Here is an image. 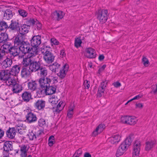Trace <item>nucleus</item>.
<instances>
[{
  "mask_svg": "<svg viewBox=\"0 0 157 157\" xmlns=\"http://www.w3.org/2000/svg\"><path fill=\"white\" fill-rule=\"evenodd\" d=\"M9 52L10 55L13 56H15L18 55L19 54V50L15 47L10 48Z\"/></svg>",
  "mask_w": 157,
  "mask_h": 157,
  "instance_id": "obj_34",
  "label": "nucleus"
},
{
  "mask_svg": "<svg viewBox=\"0 0 157 157\" xmlns=\"http://www.w3.org/2000/svg\"><path fill=\"white\" fill-rule=\"evenodd\" d=\"M132 142V140L130 137H127L125 140L123 142L128 147L131 145Z\"/></svg>",
  "mask_w": 157,
  "mask_h": 157,
  "instance_id": "obj_46",
  "label": "nucleus"
},
{
  "mask_svg": "<svg viewBox=\"0 0 157 157\" xmlns=\"http://www.w3.org/2000/svg\"><path fill=\"white\" fill-rule=\"evenodd\" d=\"M33 131L35 132V134L36 138L41 136L43 133L42 130L40 129L37 127H34L33 128Z\"/></svg>",
  "mask_w": 157,
  "mask_h": 157,
  "instance_id": "obj_36",
  "label": "nucleus"
},
{
  "mask_svg": "<svg viewBox=\"0 0 157 157\" xmlns=\"http://www.w3.org/2000/svg\"><path fill=\"white\" fill-rule=\"evenodd\" d=\"M51 42L52 46L53 45V44L58 45L59 44V41L55 38H52L51 39Z\"/></svg>",
  "mask_w": 157,
  "mask_h": 157,
  "instance_id": "obj_53",
  "label": "nucleus"
},
{
  "mask_svg": "<svg viewBox=\"0 0 157 157\" xmlns=\"http://www.w3.org/2000/svg\"><path fill=\"white\" fill-rule=\"evenodd\" d=\"M40 74L42 77H44L47 74V71L46 69L44 68H41L40 69Z\"/></svg>",
  "mask_w": 157,
  "mask_h": 157,
  "instance_id": "obj_40",
  "label": "nucleus"
},
{
  "mask_svg": "<svg viewBox=\"0 0 157 157\" xmlns=\"http://www.w3.org/2000/svg\"><path fill=\"white\" fill-rule=\"evenodd\" d=\"M105 89L99 87L98 88L97 95L99 97H101L103 94Z\"/></svg>",
  "mask_w": 157,
  "mask_h": 157,
  "instance_id": "obj_45",
  "label": "nucleus"
},
{
  "mask_svg": "<svg viewBox=\"0 0 157 157\" xmlns=\"http://www.w3.org/2000/svg\"><path fill=\"white\" fill-rule=\"evenodd\" d=\"M69 66L67 64H65L60 69L58 75L62 78H63L66 75V73L68 71Z\"/></svg>",
  "mask_w": 157,
  "mask_h": 157,
  "instance_id": "obj_12",
  "label": "nucleus"
},
{
  "mask_svg": "<svg viewBox=\"0 0 157 157\" xmlns=\"http://www.w3.org/2000/svg\"><path fill=\"white\" fill-rule=\"evenodd\" d=\"M105 128V126L103 124H99L93 131L91 135L93 136H96L101 133Z\"/></svg>",
  "mask_w": 157,
  "mask_h": 157,
  "instance_id": "obj_10",
  "label": "nucleus"
},
{
  "mask_svg": "<svg viewBox=\"0 0 157 157\" xmlns=\"http://www.w3.org/2000/svg\"><path fill=\"white\" fill-rule=\"evenodd\" d=\"M26 120L29 123L35 122L37 120L36 115L32 112L28 113L26 116Z\"/></svg>",
  "mask_w": 157,
  "mask_h": 157,
  "instance_id": "obj_16",
  "label": "nucleus"
},
{
  "mask_svg": "<svg viewBox=\"0 0 157 157\" xmlns=\"http://www.w3.org/2000/svg\"><path fill=\"white\" fill-rule=\"evenodd\" d=\"M1 50L2 52L7 53L9 52L11 47L10 44H4L1 46Z\"/></svg>",
  "mask_w": 157,
  "mask_h": 157,
  "instance_id": "obj_30",
  "label": "nucleus"
},
{
  "mask_svg": "<svg viewBox=\"0 0 157 157\" xmlns=\"http://www.w3.org/2000/svg\"><path fill=\"white\" fill-rule=\"evenodd\" d=\"M84 54L86 57L89 59L95 58L97 55L95 50L91 48H86Z\"/></svg>",
  "mask_w": 157,
  "mask_h": 157,
  "instance_id": "obj_8",
  "label": "nucleus"
},
{
  "mask_svg": "<svg viewBox=\"0 0 157 157\" xmlns=\"http://www.w3.org/2000/svg\"><path fill=\"white\" fill-rule=\"evenodd\" d=\"M12 60L9 58H7L4 60L2 63L3 68H6V67H10L12 64Z\"/></svg>",
  "mask_w": 157,
  "mask_h": 157,
  "instance_id": "obj_23",
  "label": "nucleus"
},
{
  "mask_svg": "<svg viewBox=\"0 0 157 157\" xmlns=\"http://www.w3.org/2000/svg\"><path fill=\"white\" fill-rule=\"evenodd\" d=\"M140 141L136 140L133 145L132 151L133 157H139L140 151Z\"/></svg>",
  "mask_w": 157,
  "mask_h": 157,
  "instance_id": "obj_7",
  "label": "nucleus"
},
{
  "mask_svg": "<svg viewBox=\"0 0 157 157\" xmlns=\"http://www.w3.org/2000/svg\"><path fill=\"white\" fill-rule=\"evenodd\" d=\"M55 143V139L53 136H50V146L53 145Z\"/></svg>",
  "mask_w": 157,
  "mask_h": 157,
  "instance_id": "obj_51",
  "label": "nucleus"
},
{
  "mask_svg": "<svg viewBox=\"0 0 157 157\" xmlns=\"http://www.w3.org/2000/svg\"><path fill=\"white\" fill-rule=\"evenodd\" d=\"M97 18L101 24L105 23L108 17V11L107 10L102 9L99 10L97 13Z\"/></svg>",
  "mask_w": 157,
  "mask_h": 157,
  "instance_id": "obj_5",
  "label": "nucleus"
},
{
  "mask_svg": "<svg viewBox=\"0 0 157 157\" xmlns=\"http://www.w3.org/2000/svg\"><path fill=\"white\" fill-rule=\"evenodd\" d=\"M30 72L27 68L24 67L21 71V75L22 77L26 78L29 77Z\"/></svg>",
  "mask_w": 157,
  "mask_h": 157,
  "instance_id": "obj_29",
  "label": "nucleus"
},
{
  "mask_svg": "<svg viewBox=\"0 0 157 157\" xmlns=\"http://www.w3.org/2000/svg\"><path fill=\"white\" fill-rule=\"evenodd\" d=\"M36 108L39 110H41L44 108L45 106V102L42 100H39L35 104Z\"/></svg>",
  "mask_w": 157,
  "mask_h": 157,
  "instance_id": "obj_22",
  "label": "nucleus"
},
{
  "mask_svg": "<svg viewBox=\"0 0 157 157\" xmlns=\"http://www.w3.org/2000/svg\"><path fill=\"white\" fill-rule=\"evenodd\" d=\"M3 16L4 19L9 20L13 16L12 11L9 9H7L3 12Z\"/></svg>",
  "mask_w": 157,
  "mask_h": 157,
  "instance_id": "obj_21",
  "label": "nucleus"
},
{
  "mask_svg": "<svg viewBox=\"0 0 157 157\" xmlns=\"http://www.w3.org/2000/svg\"><path fill=\"white\" fill-rule=\"evenodd\" d=\"M38 124L41 127H44L46 126L45 121L43 119H40L38 120Z\"/></svg>",
  "mask_w": 157,
  "mask_h": 157,
  "instance_id": "obj_42",
  "label": "nucleus"
},
{
  "mask_svg": "<svg viewBox=\"0 0 157 157\" xmlns=\"http://www.w3.org/2000/svg\"><path fill=\"white\" fill-rule=\"evenodd\" d=\"M136 107H137L141 109L143 108V105L142 103H138V104H136Z\"/></svg>",
  "mask_w": 157,
  "mask_h": 157,
  "instance_id": "obj_64",
  "label": "nucleus"
},
{
  "mask_svg": "<svg viewBox=\"0 0 157 157\" xmlns=\"http://www.w3.org/2000/svg\"><path fill=\"white\" fill-rule=\"evenodd\" d=\"M26 128V126L24 125L23 126H22L21 125L18 126L17 127V129L18 131L21 130H25Z\"/></svg>",
  "mask_w": 157,
  "mask_h": 157,
  "instance_id": "obj_60",
  "label": "nucleus"
},
{
  "mask_svg": "<svg viewBox=\"0 0 157 157\" xmlns=\"http://www.w3.org/2000/svg\"><path fill=\"white\" fill-rule=\"evenodd\" d=\"M55 55L52 53L50 52V63L52 62L54 60Z\"/></svg>",
  "mask_w": 157,
  "mask_h": 157,
  "instance_id": "obj_57",
  "label": "nucleus"
},
{
  "mask_svg": "<svg viewBox=\"0 0 157 157\" xmlns=\"http://www.w3.org/2000/svg\"><path fill=\"white\" fill-rule=\"evenodd\" d=\"M121 136L119 134L113 135L109 138V141L112 144H116L120 140Z\"/></svg>",
  "mask_w": 157,
  "mask_h": 157,
  "instance_id": "obj_13",
  "label": "nucleus"
},
{
  "mask_svg": "<svg viewBox=\"0 0 157 157\" xmlns=\"http://www.w3.org/2000/svg\"><path fill=\"white\" fill-rule=\"evenodd\" d=\"M75 108V106L73 104H71L68 107L67 111V116L69 118H71L74 114L73 110Z\"/></svg>",
  "mask_w": 157,
  "mask_h": 157,
  "instance_id": "obj_24",
  "label": "nucleus"
},
{
  "mask_svg": "<svg viewBox=\"0 0 157 157\" xmlns=\"http://www.w3.org/2000/svg\"><path fill=\"white\" fill-rule=\"evenodd\" d=\"M107 82L106 81H103L101 83L99 87H101V88L105 89V88L107 85Z\"/></svg>",
  "mask_w": 157,
  "mask_h": 157,
  "instance_id": "obj_56",
  "label": "nucleus"
},
{
  "mask_svg": "<svg viewBox=\"0 0 157 157\" xmlns=\"http://www.w3.org/2000/svg\"><path fill=\"white\" fill-rule=\"evenodd\" d=\"M40 68V63L36 61H32L29 67L30 70L32 71H36Z\"/></svg>",
  "mask_w": 157,
  "mask_h": 157,
  "instance_id": "obj_15",
  "label": "nucleus"
},
{
  "mask_svg": "<svg viewBox=\"0 0 157 157\" xmlns=\"http://www.w3.org/2000/svg\"><path fill=\"white\" fill-rule=\"evenodd\" d=\"M18 26V23L15 21H12L10 28L12 30L16 29Z\"/></svg>",
  "mask_w": 157,
  "mask_h": 157,
  "instance_id": "obj_47",
  "label": "nucleus"
},
{
  "mask_svg": "<svg viewBox=\"0 0 157 157\" xmlns=\"http://www.w3.org/2000/svg\"><path fill=\"white\" fill-rule=\"evenodd\" d=\"M44 55L43 58L45 61L48 63L49 62V51L48 49H44L42 50Z\"/></svg>",
  "mask_w": 157,
  "mask_h": 157,
  "instance_id": "obj_28",
  "label": "nucleus"
},
{
  "mask_svg": "<svg viewBox=\"0 0 157 157\" xmlns=\"http://www.w3.org/2000/svg\"><path fill=\"white\" fill-rule=\"evenodd\" d=\"M29 29V26L25 24L22 25L19 29L20 33L23 35L28 33Z\"/></svg>",
  "mask_w": 157,
  "mask_h": 157,
  "instance_id": "obj_17",
  "label": "nucleus"
},
{
  "mask_svg": "<svg viewBox=\"0 0 157 157\" xmlns=\"http://www.w3.org/2000/svg\"><path fill=\"white\" fill-rule=\"evenodd\" d=\"M142 62L145 67H147L149 64V62L148 59L145 57H143Z\"/></svg>",
  "mask_w": 157,
  "mask_h": 157,
  "instance_id": "obj_50",
  "label": "nucleus"
},
{
  "mask_svg": "<svg viewBox=\"0 0 157 157\" xmlns=\"http://www.w3.org/2000/svg\"><path fill=\"white\" fill-rule=\"evenodd\" d=\"M10 75L9 71H2L0 73V79L6 82V81L9 79Z\"/></svg>",
  "mask_w": 157,
  "mask_h": 157,
  "instance_id": "obj_14",
  "label": "nucleus"
},
{
  "mask_svg": "<svg viewBox=\"0 0 157 157\" xmlns=\"http://www.w3.org/2000/svg\"><path fill=\"white\" fill-rule=\"evenodd\" d=\"M143 96V95L141 94H140L137 95L134 97L133 98L131 99V100L133 101L135 100H138L142 98Z\"/></svg>",
  "mask_w": 157,
  "mask_h": 157,
  "instance_id": "obj_58",
  "label": "nucleus"
},
{
  "mask_svg": "<svg viewBox=\"0 0 157 157\" xmlns=\"http://www.w3.org/2000/svg\"><path fill=\"white\" fill-rule=\"evenodd\" d=\"M59 99L54 95H50V104L52 106L51 108L54 113L57 114L63 109L65 103L63 101H60L57 105Z\"/></svg>",
  "mask_w": 157,
  "mask_h": 157,
  "instance_id": "obj_2",
  "label": "nucleus"
},
{
  "mask_svg": "<svg viewBox=\"0 0 157 157\" xmlns=\"http://www.w3.org/2000/svg\"><path fill=\"white\" fill-rule=\"evenodd\" d=\"M12 143L11 141H6L4 144V149L6 151H10L12 149Z\"/></svg>",
  "mask_w": 157,
  "mask_h": 157,
  "instance_id": "obj_27",
  "label": "nucleus"
},
{
  "mask_svg": "<svg viewBox=\"0 0 157 157\" xmlns=\"http://www.w3.org/2000/svg\"><path fill=\"white\" fill-rule=\"evenodd\" d=\"M41 43V37L39 36H34L31 40V44L34 47H37Z\"/></svg>",
  "mask_w": 157,
  "mask_h": 157,
  "instance_id": "obj_11",
  "label": "nucleus"
},
{
  "mask_svg": "<svg viewBox=\"0 0 157 157\" xmlns=\"http://www.w3.org/2000/svg\"><path fill=\"white\" fill-rule=\"evenodd\" d=\"M82 153V150L81 149H79L77 150L75 152V155L77 154V155H80Z\"/></svg>",
  "mask_w": 157,
  "mask_h": 157,
  "instance_id": "obj_61",
  "label": "nucleus"
},
{
  "mask_svg": "<svg viewBox=\"0 0 157 157\" xmlns=\"http://www.w3.org/2000/svg\"><path fill=\"white\" fill-rule=\"evenodd\" d=\"M59 66L60 65L56 62L50 64V70L52 72L51 75L50 76V83L52 82L55 83L57 82V76L56 73L58 71Z\"/></svg>",
  "mask_w": 157,
  "mask_h": 157,
  "instance_id": "obj_4",
  "label": "nucleus"
},
{
  "mask_svg": "<svg viewBox=\"0 0 157 157\" xmlns=\"http://www.w3.org/2000/svg\"><path fill=\"white\" fill-rule=\"evenodd\" d=\"M156 143L155 140H150L147 141L146 144L145 149L146 151H149L152 148Z\"/></svg>",
  "mask_w": 157,
  "mask_h": 157,
  "instance_id": "obj_18",
  "label": "nucleus"
},
{
  "mask_svg": "<svg viewBox=\"0 0 157 157\" xmlns=\"http://www.w3.org/2000/svg\"><path fill=\"white\" fill-rule=\"evenodd\" d=\"M127 120V124L131 125L135 124L138 121L136 118L133 116H128Z\"/></svg>",
  "mask_w": 157,
  "mask_h": 157,
  "instance_id": "obj_25",
  "label": "nucleus"
},
{
  "mask_svg": "<svg viewBox=\"0 0 157 157\" xmlns=\"http://www.w3.org/2000/svg\"><path fill=\"white\" fill-rule=\"evenodd\" d=\"M125 152V151L118 147L116 153V156L117 157H119L122 155Z\"/></svg>",
  "mask_w": 157,
  "mask_h": 157,
  "instance_id": "obj_44",
  "label": "nucleus"
},
{
  "mask_svg": "<svg viewBox=\"0 0 157 157\" xmlns=\"http://www.w3.org/2000/svg\"><path fill=\"white\" fill-rule=\"evenodd\" d=\"M8 28L6 23L4 21L0 22V30L1 32H5L6 31V29Z\"/></svg>",
  "mask_w": 157,
  "mask_h": 157,
  "instance_id": "obj_38",
  "label": "nucleus"
},
{
  "mask_svg": "<svg viewBox=\"0 0 157 157\" xmlns=\"http://www.w3.org/2000/svg\"><path fill=\"white\" fill-rule=\"evenodd\" d=\"M82 41L80 39V37L76 38L75 40V45L76 48H78L81 46Z\"/></svg>",
  "mask_w": 157,
  "mask_h": 157,
  "instance_id": "obj_39",
  "label": "nucleus"
},
{
  "mask_svg": "<svg viewBox=\"0 0 157 157\" xmlns=\"http://www.w3.org/2000/svg\"><path fill=\"white\" fill-rule=\"evenodd\" d=\"M65 15L64 13L61 11H55L51 14V17L54 20L59 21L62 19Z\"/></svg>",
  "mask_w": 157,
  "mask_h": 157,
  "instance_id": "obj_9",
  "label": "nucleus"
},
{
  "mask_svg": "<svg viewBox=\"0 0 157 157\" xmlns=\"http://www.w3.org/2000/svg\"><path fill=\"white\" fill-rule=\"evenodd\" d=\"M28 136L30 140H35L37 138L35 132L33 131V128L29 130Z\"/></svg>",
  "mask_w": 157,
  "mask_h": 157,
  "instance_id": "obj_37",
  "label": "nucleus"
},
{
  "mask_svg": "<svg viewBox=\"0 0 157 157\" xmlns=\"http://www.w3.org/2000/svg\"><path fill=\"white\" fill-rule=\"evenodd\" d=\"M22 36H17L16 37L14 41L15 46L18 47L19 50L24 53L33 52V48H31L30 49L29 44L23 41L22 40Z\"/></svg>",
  "mask_w": 157,
  "mask_h": 157,
  "instance_id": "obj_1",
  "label": "nucleus"
},
{
  "mask_svg": "<svg viewBox=\"0 0 157 157\" xmlns=\"http://www.w3.org/2000/svg\"><path fill=\"white\" fill-rule=\"evenodd\" d=\"M33 27L34 28H35L36 29H37V30H39L41 29L42 25L38 21L36 20V23Z\"/></svg>",
  "mask_w": 157,
  "mask_h": 157,
  "instance_id": "obj_43",
  "label": "nucleus"
},
{
  "mask_svg": "<svg viewBox=\"0 0 157 157\" xmlns=\"http://www.w3.org/2000/svg\"><path fill=\"white\" fill-rule=\"evenodd\" d=\"M128 116L122 117L121 119V121L123 123L127 124V120Z\"/></svg>",
  "mask_w": 157,
  "mask_h": 157,
  "instance_id": "obj_55",
  "label": "nucleus"
},
{
  "mask_svg": "<svg viewBox=\"0 0 157 157\" xmlns=\"http://www.w3.org/2000/svg\"><path fill=\"white\" fill-rule=\"evenodd\" d=\"M56 90V87L50 86V95H52V94L55 93Z\"/></svg>",
  "mask_w": 157,
  "mask_h": 157,
  "instance_id": "obj_52",
  "label": "nucleus"
},
{
  "mask_svg": "<svg viewBox=\"0 0 157 157\" xmlns=\"http://www.w3.org/2000/svg\"><path fill=\"white\" fill-rule=\"evenodd\" d=\"M113 84V86L116 87H118L120 86H121V83L118 82H114Z\"/></svg>",
  "mask_w": 157,
  "mask_h": 157,
  "instance_id": "obj_62",
  "label": "nucleus"
},
{
  "mask_svg": "<svg viewBox=\"0 0 157 157\" xmlns=\"http://www.w3.org/2000/svg\"><path fill=\"white\" fill-rule=\"evenodd\" d=\"M106 66L105 65H104L102 66H101V67H100L98 71V73L99 74H100V73L104 71L105 68Z\"/></svg>",
  "mask_w": 157,
  "mask_h": 157,
  "instance_id": "obj_59",
  "label": "nucleus"
},
{
  "mask_svg": "<svg viewBox=\"0 0 157 157\" xmlns=\"http://www.w3.org/2000/svg\"><path fill=\"white\" fill-rule=\"evenodd\" d=\"M119 147L125 152L128 147L123 142L119 146Z\"/></svg>",
  "mask_w": 157,
  "mask_h": 157,
  "instance_id": "obj_48",
  "label": "nucleus"
},
{
  "mask_svg": "<svg viewBox=\"0 0 157 157\" xmlns=\"http://www.w3.org/2000/svg\"><path fill=\"white\" fill-rule=\"evenodd\" d=\"M6 84L8 86L12 85L13 86L17 83L16 80V78H14L13 76L11 75L9 79L6 81Z\"/></svg>",
  "mask_w": 157,
  "mask_h": 157,
  "instance_id": "obj_26",
  "label": "nucleus"
},
{
  "mask_svg": "<svg viewBox=\"0 0 157 157\" xmlns=\"http://www.w3.org/2000/svg\"><path fill=\"white\" fill-rule=\"evenodd\" d=\"M16 133V131L14 128H10L6 133V134L8 137L9 138L12 139L15 136Z\"/></svg>",
  "mask_w": 157,
  "mask_h": 157,
  "instance_id": "obj_20",
  "label": "nucleus"
},
{
  "mask_svg": "<svg viewBox=\"0 0 157 157\" xmlns=\"http://www.w3.org/2000/svg\"><path fill=\"white\" fill-rule=\"evenodd\" d=\"M49 79L48 78L40 79L39 82L41 86V89L39 91V94L43 95H49L48 92L49 89Z\"/></svg>",
  "mask_w": 157,
  "mask_h": 157,
  "instance_id": "obj_3",
  "label": "nucleus"
},
{
  "mask_svg": "<svg viewBox=\"0 0 157 157\" xmlns=\"http://www.w3.org/2000/svg\"><path fill=\"white\" fill-rule=\"evenodd\" d=\"M22 87L20 85L16 83L13 86L12 90L13 93H17L22 90Z\"/></svg>",
  "mask_w": 157,
  "mask_h": 157,
  "instance_id": "obj_31",
  "label": "nucleus"
},
{
  "mask_svg": "<svg viewBox=\"0 0 157 157\" xmlns=\"http://www.w3.org/2000/svg\"><path fill=\"white\" fill-rule=\"evenodd\" d=\"M90 82L87 80H85L84 81L83 86L85 89H89L90 86Z\"/></svg>",
  "mask_w": 157,
  "mask_h": 157,
  "instance_id": "obj_54",
  "label": "nucleus"
},
{
  "mask_svg": "<svg viewBox=\"0 0 157 157\" xmlns=\"http://www.w3.org/2000/svg\"><path fill=\"white\" fill-rule=\"evenodd\" d=\"M37 20L36 19H30L28 20L27 22L28 25L31 26L33 25L34 26L36 23V21Z\"/></svg>",
  "mask_w": 157,
  "mask_h": 157,
  "instance_id": "obj_49",
  "label": "nucleus"
},
{
  "mask_svg": "<svg viewBox=\"0 0 157 157\" xmlns=\"http://www.w3.org/2000/svg\"><path fill=\"white\" fill-rule=\"evenodd\" d=\"M35 51L33 52H31L27 54V56L24 58L22 61V64L25 66H27L30 65L32 62L33 57L37 54L36 49L34 48Z\"/></svg>",
  "mask_w": 157,
  "mask_h": 157,
  "instance_id": "obj_6",
  "label": "nucleus"
},
{
  "mask_svg": "<svg viewBox=\"0 0 157 157\" xmlns=\"http://www.w3.org/2000/svg\"><path fill=\"white\" fill-rule=\"evenodd\" d=\"M20 68L18 65H15L13 66L9 73L12 76H15L19 72Z\"/></svg>",
  "mask_w": 157,
  "mask_h": 157,
  "instance_id": "obj_19",
  "label": "nucleus"
},
{
  "mask_svg": "<svg viewBox=\"0 0 157 157\" xmlns=\"http://www.w3.org/2000/svg\"><path fill=\"white\" fill-rule=\"evenodd\" d=\"M29 149V147L25 145L22 146L21 148V157H25L27 155V152Z\"/></svg>",
  "mask_w": 157,
  "mask_h": 157,
  "instance_id": "obj_32",
  "label": "nucleus"
},
{
  "mask_svg": "<svg viewBox=\"0 0 157 157\" xmlns=\"http://www.w3.org/2000/svg\"><path fill=\"white\" fill-rule=\"evenodd\" d=\"M60 55L61 57H63L65 56V53L64 51L63 50H62L60 51Z\"/></svg>",
  "mask_w": 157,
  "mask_h": 157,
  "instance_id": "obj_63",
  "label": "nucleus"
},
{
  "mask_svg": "<svg viewBox=\"0 0 157 157\" xmlns=\"http://www.w3.org/2000/svg\"><path fill=\"white\" fill-rule=\"evenodd\" d=\"M18 12L19 14L23 17H26L28 14L27 12L24 10L20 9Z\"/></svg>",
  "mask_w": 157,
  "mask_h": 157,
  "instance_id": "obj_41",
  "label": "nucleus"
},
{
  "mask_svg": "<svg viewBox=\"0 0 157 157\" xmlns=\"http://www.w3.org/2000/svg\"><path fill=\"white\" fill-rule=\"evenodd\" d=\"M22 97L24 101H28L31 99V96L29 93L25 92L22 94Z\"/></svg>",
  "mask_w": 157,
  "mask_h": 157,
  "instance_id": "obj_33",
  "label": "nucleus"
},
{
  "mask_svg": "<svg viewBox=\"0 0 157 157\" xmlns=\"http://www.w3.org/2000/svg\"><path fill=\"white\" fill-rule=\"evenodd\" d=\"M29 88L32 90H35L37 87V84L35 81H31L28 83Z\"/></svg>",
  "mask_w": 157,
  "mask_h": 157,
  "instance_id": "obj_35",
  "label": "nucleus"
}]
</instances>
